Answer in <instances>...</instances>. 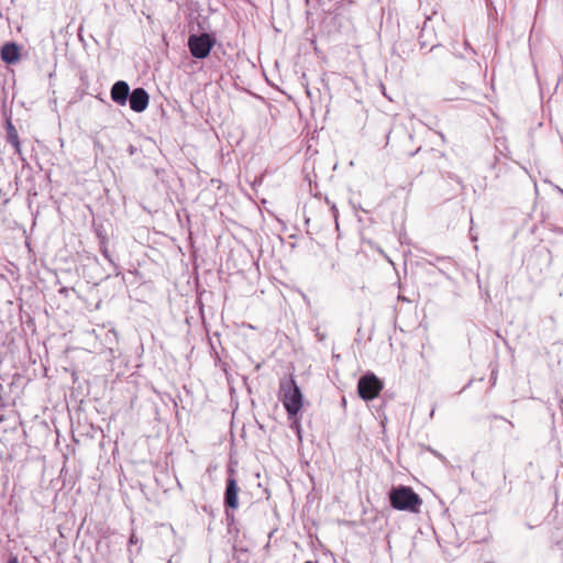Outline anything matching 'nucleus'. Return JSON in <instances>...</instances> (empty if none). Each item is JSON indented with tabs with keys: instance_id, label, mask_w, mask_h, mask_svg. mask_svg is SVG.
I'll return each mask as SVG.
<instances>
[{
	"instance_id": "obj_1",
	"label": "nucleus",
	"mask_w": 563,
	"mask_h": 563,
	"mask_svg": "<svg viewBox=\"0 0 563 563\" xmlns=\"http://www.w3.org/2000/svg\"><path fill=\"white\" fill-rule=\"evenodd\" d=\"M279 399L282 400L289 419H292L300 411L302 407V394L292 377L280 380Z\"/></svg>"
},
{
	"instance_id": "obj_2",
	"label": "nucleus",
	"mask_w": 563,
	"mask_h": 563,
	"mask_svg": "<svg viewBox=\"0 0 563 563\" xmlns=\"http://www.w3.org/2000/svg\"><path fill=\"white\" fill-rule=\"evenodd\" d=\"M389 501L394 509L417 514L420 511L422 499L411 487L398 486L390 490Z\"/></svg>"
},
{
	"instance_id": "obj_3",
	"label": "nucleus",
	"mask_w": 563,
	"mask_h": 563,
	"mask_svg": "<svg viewBox=\"0 0 563 563\" xmlns=\"http://www.w3.org/2000/svg\"><path fill=\"white\" fill-rule=\"evenodd\" d=\"M214 44L216 37L209 33L191 34L187 43L190 54L197 59L208 57Z\"/></svg>"
},
{
	"instance_id": "obj_4",
	"label": "nucleus",
	"mask_w": 563,
	"mask_h": 563,
	"mask_svg": "<svg viewBox=\"0 0 563 563\" xmlns=\"http://www.w3.org/2000/svg\"><path fill=\"white\" fill-rule=\"evenodd\" d=\"M383 389L382 380L372 372L363 375L357 384V391L362 399L372 400L378 396Z\"/></svg>"
},
{
	"instance_id": "obj_5",
	"label": "nucleus",
	"mask_w": 563,
	"mask_h": 563,
	"mask_svg": "<svg viewBox=\"0 0 563 563\" xmlns=\"http://www.w3.org/2000/svg\"><path fill=\"white\" fill-rule=\"evenodd\" d=\"M230 475L227 478V487L224 492V506H225V515L227 519H233V515L229 512V509L235 510L239 506L238 494L239 486L238 482L233 476V470H230Z\"/></svg>"
},
{
	"instance_id": "obj_6",
	"label": "nucleus",
	"mask_w": 563,
	"mask_h": 563,
	"mask_svg": "<svg viewBox=\"0 0 563 563\" xmlns=\"http://www.w3.org/2000/svg\"><path fill=\"white\" fill-rule=\"evenodd\" d=\"M129 104L131 110L134 112H143L150 102V96L147 91L144 88H135L131 91L130 98H129Z\"/></svg>"
},
{
	"instance_id": "obj_7",
	"label": "nucleus",
	"mask_w": 563,
	"mask_h": 563,
	"mask_svg": "<svg viewBox=\"0 0 563 563\" xmlns=\"http://www.w3.org/2000/svg\"><path fill=\"white\" fill-rule=\"evenodd\" d=\"M130 87L128 82L123 80L117 81L110 91V96L113 102L120 106H124L130 98Z\"/></svg>"
},
{
	"instance_id": "obj_8",
	"label": "nucleus",
	"mask_w": 563,
	"mask_h": 563,
	"mask_svg": "<svg viewBox=\"0 0 563 563\" xmlns=\"http://www.w3.org/2000/svg\"><path fill=\"white\" fill-rule=\"evenodd\" d=\"M0 54L2 60L7 64H14L20 59V49L15 43H5L2 45Z\"/></svg>"
},
{
	"instance_id": "obj_9",
	"label": "nucleus",
	"mask_w": 563,
	"mask_h": 563,
	"mask_svg": "<svg viewBox=\"0 0 563 563\" xmlns=\"http://www.w3.org/2000/svg\"><path fill=\"white\" fill-rule=\"evenodd\" d=\"M5 133L8 143H10L13 146L14 153L18 154L23 159L19 134L11 121H7Z\"/></svg>"
},
{
	"instance_id": "obj_10",
	"label": "nucleus",
	"mask_w": 563,
	"mask_h": 563,
	"mask_svg": "<svg viewBox=\"0 0 563 563\" xmlns=\"http://www.w3.org/2000/svg\"><path fill=\"white\" fill-rule=\"evenodd\" d=\"M100 252L101 254L104 256V258L111 264L114 266L115 269H118V266L117 264L114 263V261L112 260L110 253H109V250H108V245H107V242L104 240H102L100 242Z\"/></svg>"
},
{
	"instance_id": "obj_11",
	"label": "nucleus",
	"mask_w": 563,
	"mask_h": 563,
	"mask_svg": "<svg viewBox=\"0 0 563 563\" xmlns=\"http://www.w3.org/2000/svg\"><path fill=\"white\" fill-rule=\"evenodd\" d=\"M331 210L333 212V217H334V221H335V227H336V229H339V221H338L339 211H338L335 205L331 206Z\"/></svg>"
},
{
	"instance_id": "obj_12",
	"label": "nucleus",
	"mask_w": 563,
	"mask_h": 563,
	"mask_svg": "<svg viewBox=\"0 0 563 563\" xmlns=\"http://www.w3.org/2000/svg\"><path fill=\"white\" fill-rule=\"evenodd\" d=\"M140 542L139 538L136 537V534L134 532L131 533L130 536V539H129V543L130 544H137Z\"/></svg>"
},
{
	"instance_id": "obj_13",
	"label": "nucleus",
	"mask_w": 563,
	"mask_h": 563,
	"mask_svg": "<svg viewBox=\"0 0 563 563\" xmlns=\"http://www.w3.org/2000/svg\"><path fill=\"white\" fill-rule=\"evenodd\" d=\"M465 49L470 51L471 54L475 55V49L470 45L468 41H464Z\"/></svg>"
},
{
	"instance_id": "obj_14",
	"label": "nucleus",
	"mask_w": 563,
	"mask_h": 563,
	"mask_svg": "<svg viewBox=\"0 0 563 563\" xmlns=\"http://www.w3.org/2000/svg\"><path fill=\"white\" fill-rule=\"evenodd\" d=\"M434 260H435V262H451L450 257H444V256H437Z\"/></svg>"
},
{
	"instance_id": "obj_15",
	"label": "nucleus",
	"mask_w": 563,
	"mask_h": 563,
	"mask_svg": "<svg viewBox=\"0 0 563 563\" xmlns=\"http://www.w3.org/2000/svg\"><path fill=\"white\" fill-rule=\"evenodd\" d=\"M8 563H19V560L16 556L12 555L9 558Z\"/></svg>"
},
{
	"instance_id": "obj_16",
	"label": "nucleus",
	"mask_w": 563,
	"mask_h": 563,
	"mask_svg": "<svg viewBox=\"0 0 563 563\" xmlns=\"http://www.w3.org/2000/svg\"><path fill=\"white\" fill-rule=\"evenodd\" d=\"M68 291H69V289H68L67 287H63V288H60V290H59V292H60V294H63V295H65V296H67Z\"/></svg>"
},
{
	"instance_id": "obj_17",
	"label": "nucleus",
	"mask_w": 563,
	"mask_h": 563,
	"mask_svg": "<svg viewBox=\"0 0 563 563\" xmlns=\"http://www.w3.org/2000/svg\"><path fill=\"white\" fill-rule=\"evenodd\" d=\"M558 191L560 192V195L563 197V189L558 187Z\"/></svg>"
},
{
	"instance_id": "obj_18",
	"label": "nucleus",
	"mask_w": 563,
	"mask_h": 563,
	"mask_svg": "<svg viewBox=\"0 0 563 563\" xmlns=\"http://www.w3.org/2000/svg\"><path fill=\"white\" fill-rule=\"evenodd\" d=\"M434 415V408L431 410L430 416L432 417Z\"/></svg>"
},
{
	"instance_id": "obj_19",
	"label": "nucleus",
	"mask_w": 563,
	"mask_h": 563,
	"mask_svg": "<svg viewBox=\"0 0 563 563\" xmlns=\"http://www.w3.org/2000/svg\"><path fill=\"white\" fill-rule=\"evenodd\" d=\"M305 563H318V562H314V561H306Z\"/></svg>"
}]
</instances>
